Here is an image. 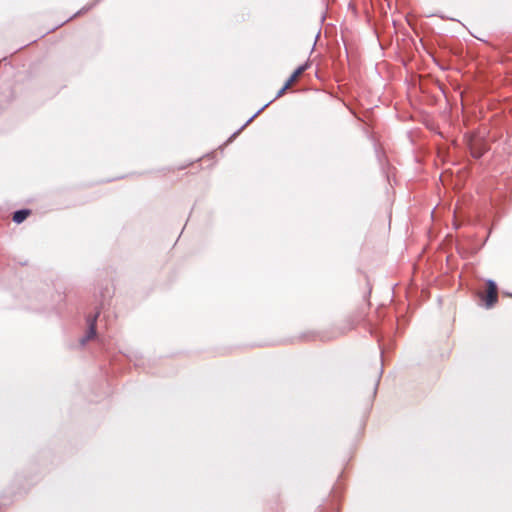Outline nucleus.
<instances>
[{
    "mask_svg": "<svg viewBox=\"0 0 512 512\" xmlns=\"http://www.w3.org/2000/svg\"><path fill=\"white\" fill-rule=\"evenodd\" d=\"M289 87H286V83L283 85V87L277 92L276 96L274 97L273 100L269 101L268 103H266L265 105H263L260 109H258L236 132H234L230 138L227 140V143H230L233 141V139L249 124L251 123L254 118H256L266 107H268L275 99L281 97L285 91L288 89Z\"/></svg>",
    "mask_w": 512,
    "mask_h": 512,
    "instance_id": "2",
    "label": "nucleus"
},
{
    "mask_svg": "<svg viewBox=\"0 0 512 512\" xmlns=\"http://www.w3.org/2000/svg\"><path fill=\"white\" fill-rule=\"evenodd\" d=\"M504 294H505L506 296H508V297H511V298H512V293L505 292Z\"/></svg>",
    "mask_w": 512,
    "mask_h": 512,
    "instance_id": "8",
    "label": "nucleus"
},
{
    "mask_svg": "<svg viewBox=\"0 0 512 512\" xmlns=\"http://www.w3.org/2000/svg\"><path fill=\"white\" fill-rule=\"evenodd\" d=\"M468 146H469L471 155L476 159L481 158L484 155V153L486 152V150L488 149L486 144L483 141H481L480 139H477L475 137L469 138Z\"/></svg>",
    "mask_w": 512,
    "mask_h": 512,
    "instance_id": "3",
    "label": "nucleus"
},
{
    "mask_svg": "<svg viewBox=\"0 0 512 512\" xmlns=\"http://www.w3.org/2000/svg\"><path fill=\"white\" fill-rule=\"evenodd\" d=\"M487 285V292L479 293V297L484 301L486 309H490L494 306V304L498 300V294H497V284L494 280L488 279L486 281Z\"/></svg>",
    "mask_w": 512,
    "mask_h": 512,
    "instance_id": "1",
    "label": "nucleus"
},
{
    "mask_svg": "<svg viewBox=\"0 0 512 512\" xmlns=\"http://www.w3.org/2000/svg\"><path fill=\"white\" fill-rule=\"evenodd\" d=\"M97 4V1L87 5V6H84L82 9H80L79 11H77L71 18H74L76 16H79L81 14H83L84 12H87L89 11L90 9H92L95 5Z\"/></svg>",
    "mask_w": 512,
    "mask_h": 512,
    "instance_id": "7",
    "label": "nucleus"
},
{
    "mask_svg": "<svg viewBox=\"0 0 512 512\" xmlns=\"http://www.w3.org/2000/svg\"><path fill=\"white\" fill-rule=\"evenodd\" d=\"M99 316V312L95 313L94 315H89L87 317V324H88V330L84 337L81 338L80 343L81 345H85L88 341L92 340L96 337V323L97 318Z\"/></svg>",
    "mask_w": 512,
    "mask_h": 512,
    "instance_id": "4",
    "label": "nucleus"
},
{
    "mask_svg": "<svg viewBox=\"0 0 512 512\" xmlns=\"http://www.w3.org/2000/svg\"><path fill=\"white\" fill-rule=\"evenodd\" d=\"M307 68H308L307 63L299 66L285 82L286 87H290L292 85V83L297 79V77H299Z\"/></svg>",
    "mask_w": 512,
    "mask_h": 512,
    "instance_id": "6",
    "label": "nucleus"
},
{
    "mask_svg": "<svg viewBox=\"0 0 512 512\" xmlns=\"http://www.w3.org/2000/svg\"><path fill=\"white\" fill-rule=\"evenodd\" d=\"M29 209H19L13 213L12 220L16 224H21L30 215Z\"/></svg>",
    "mask_w": 512,
    "mask_h": 512,
    "instance_id": "5",
    "label": "nucleus"
}]
</instances>
